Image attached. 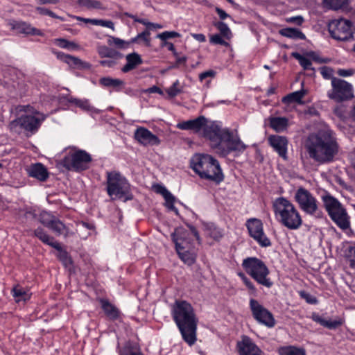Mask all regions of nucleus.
I'll return each mask as SVG.
<instances>
[{
	"label": "nucleus",
	"instance_id": "nucleus-28",
	"mask_svg": "<svg viewBox=\"0 0 355 355\" xmlns=\"http://www.w3.org/2000/svg\"><path fill=\"white\" fill-rule=\"evenodd\" d=\"M311 318L314 322L329 329H336L343 324L340 320H327L317 313H313Z\"/></svg>",
	"mask_w": 355,
	"mask_h": 355
},
{
	"label": "nucleus",
	"instance_id": "nucleus-61",
	"mask_svg": "<svg viewBox=\"0 0 355 355\" xmlns=\"http://www.w3.org/2000/svg\"><path fill=\"white\" fill-rule=\"evenodd\" d=\"M216 75V72L213 70H208L201 73L199 75V79L202 81L208 77H214Z\"/></svg>",
	"mask_w": 355,
	"mask_h": 355
},
{
	"label": "nucleus",
	"instance_id": "nucleus-7",
	"mask_svg": "<svg viewBox=\"0 0 355 355\" xmlns=\"http://www.w3.org/2000/svg\"><path fill=\"white\" fill-rule=\"evenodd\" d=\"M242 268L245 272L261 286L270 288L273 282L268 277L270 270L266 263L255 257H247L243 260Z\"/></svg>",
	"mask_w": 355,
	"mask_h": 355
},
{
	"label": "nucleus",
	"instance_id": "nucleus-14",
	"mask_svg": "<svg viewBox=\"0 0 355 355\" xmlns=\"http://www.w3.org/2000/svg\"><path fill=\"white\" fill-rule=\"evenodd\" d=\"M249 307L253 318L259 324L268 328H272L276 324V320L272 313L265 308L259 302L254 298L250 299Z\"/></svg>",
	"mask_w": 355,
	"mask_h": 355
},
{
	"label": "nucleus",
	"instance_id": "nucleus-46",
	"mask_svg": "<svg viewBox=\"0 0 355 355\" xmlns=\"http://www.w3.org/2000/svg\"><path fill=\"white\" fill-rule=\"evenodd\" d=\"M150 33L148 30H146L141 33H139L136 37L130 40L131 44L137 42L139 40H142L147 46H149L150 40L149 36Z\"/></svg>",
	"mask_w": 355,
	"mask_h": 355
},
{
	"label": "nucleus",
	"instance_id": "nucleus-16",
	"mask_svg": "<svg viewBox=\"0 0 355 355\" xmlns=\"http://www.w3.org/2000/svg\"><path fill=\"white\" fill-rule=\"evenodd\" d=\"M97 52L101 58H107L99 61V64L102 67H114L118 61L123 58V53L105 45L99 46L97 48Z\"/></svg>",
	"mask_w": 355,
	"mask_h": 355
},
{
	"label": "nucleus",
	"instance_id": "nucleus-33",
	"mask_svg": "<svg viewBox=\"0 0 355 355\" xmlns=\"http://www.w3.org/2000/svg\"><path fill=\"white\" fill-rule=\"evenodd\" d=\"M281 35L294 39V40H305V35L299 29L295 28H285L279 31Z\"/></svg>",
	"mask_w": 355,
	"mask_h": 355
},
{
	"label": "nucleus",
	"instance_id": "nucleus-17",
	"mask_svg": "<svg viewBox=\"0 0 355 355\" xmlns=\"http://www.w3.org/2000/svg\"><path fill=\"white\" fill-rule=\"evenodd\" d=\"M44 120V117L39 119L32 115H22L17 119L12 121L10 125L12 127L19 125L26 131L35 132L38 130Z\"/></svg>",
	"mask_w": 355,
	"mask_h": 355
},
{
	"label": "nucleus",
	"instance_id": "nucleus-23",
	"mask_svg": "<svg viewBox=\"0 0 355 355\" xmlns=\"http://www.w3.org/2000/svg\"><path fill=\"white\" fill-rule=\"evenodd\" d=\"M28 176L35 178L40 182H45L49 177L46 167L42 163L31 164L26 169Z\"/></svg>",
	"mask_w": 355,
	"mask_h": 355
},
{
	"label": "nucleus",
	"instance_id": "nucleus-51",
	"mask_svg": "<svg viewBox=\"0 0 355 355\" xmlns=\"http://www.w3.org/2000/svg\"><path fill=\"white\" fill-rule=\"evenodd\" d=\"M179 81L177 80L173 85L166 89V93L170 97H175L182 92V90L178 88Z\"/></svg>",
	"mask_w": 355,
	"mask_h": 355
},
{
	"label": "nucleus",
	"instance_id": "nucleus-25",
	"mask_svg": "<svg viewBox=\"0 0 355 355\" xmlns=\"http://www.w3.org/2000/svg\"><path fill=\"white\" fill-rule=\"evenodd\" d=\"M154 189L156 193L162 195V196L164 197L165 200L166 207L168 210L174 211L176 215H178V210L174 206L175 197L171 194V193L168 191L164 186H162L161 184L155 185Z\"/></svg>",
	"mask_w": 355,
	"mask_h": 355
},
{
	"label": "nucleus",
	"instance_id": "nucleus-6",
	"mask_svg": "<svg viewBox=\"0 0 355 355\" xmlns=\"http://www.w3.org/2000/svg\"><path fill=\"white\" fill-rule=\"evenodd\" d=\"M106 185L107 195L112 199L127 202L134 198L129 181L119 171L106 172Z\"/></svg>",
	"mask_w": 355,
	"mask_h": 355
},
{
	"label": "nucleus",
	"instance_id": "nucleus-30",
	"mask_svg": "<svg viewBox=\"0 0 355 355\" xmlns=\"http://www.w3.org/2000/svg\"><path fill=\"white\" fill-rule=\"evenodd\" d=\"M180 259L188 266L193 265L196 259V254L194 248L182 249L181 250H176Z\"/></svg>",
	"mask_w": 355,
	"mask_h": 355
},
{
	"label": "nucleus",
	"instance_id": "nucleus-45",
	"mask_svg": "<svg viewBox=\"0 0 355 355\" xmlns=\"http://www.w3.org/2000/svg\"><path fill=\"white\" fill-rule=\"evenodd\" d=\"M181 35L176 31H164L161 33H159L157 35V37L162 40V43L167 42V40L175 38V37H180Z\"/></svg>",
	"mask_w": 355,
	"mask_h": 355
},
{
	"label": "nucleus",
	"instance_id": "nucleus-50",
	"mask_svg": "<svg viewBox=\"0 0 355 355\" xmlns=\"http://www.w3.org/2000/svg\"><path fill=\"white\" fill-rule=\"evenodd\" d=\"M320 71L324 79H331V83H332V79L335 78L334 76V70L332 68L327 66H323L320 68Z\"/></svg>",
	"mask_w": 355,
	"mask_h": 355
},
{
	"label": "nucleus",
	"instance_id": "nucleus-44",
	"mask_svg": "<svg viewBox=\"0 0 355 355\" xmlns=\"http://www.w3.org/2000/svg\"><path fill=\"white\" fill-rule=\"evenodd\" d=\"M55 218L54 216L47 211H42L40 214V222L46 227H49L52 220Z\"/></svg>",
	"mask_w": 355,
	"mask_h": 355
},
{
	"label": "nucleus",
	"instance_id": "nucleus-34",
	"mask_svg": "<svg viewBox=\"0 0 355 355\" xmlns=\"http://www.w3.org/2000/svg\"><path fill=\"white\" fill-rule=\"evenodd\" d=\"M270 125L276 132H282L288 125V120L286 117H272L270 119Z\"/></svg>",
	"mask_w": 355,
	"mask_h": 355
},
{
	"label": "nucleus",
	"instance_id": "nucleus-59",
	"mask_svg": "<svg viewBox=\"0 0 355 355\" xmlns=\"http://www.w3.org/2000/svg\"><path fill=\"white\" fill-rule=\"evenodd\" d=\"M75 18L78 21H84L85 23H90L93 25L98 26L99 19H89V18H84L82 17L76 16Z\"/></svg>",
	"mask_w": 355,
	"mask_h": 355
},
{
	"label": "nucleus",
	"instance_id": "nucleus-9",
	"mask_svg": "<svg viewBox=\"0 0 355 355\" xmlns=\"http://www.w3.org/2000/svg\"><path fill=\"white\" fill-rule=\"evenodd\" d=\"M92 161V156L87 151L71 147L61 160V164L69 171L81 172L89 168Z\"/></svg>",
	"mask_w": 355,
	"mask_h": 355
},
{
	"label": "nucleus",
	"instance_id": "nucleus-11",
	"mask_svg": "<svg viewBox=\"0 0 355 355\" xmlns=\"http://www.w3.org/2000/svg\"><path fill=\"white\" fill-rule=\"evenodd\" d=\"M294 199L305 214L317 217L320 216L318 201L308 189L300 187L295 193Z\"/></svg>",
	"mask_w": 355,
	"mask_h": 355
},
{
	"label": "nucleus",
	"instance_id": "nucleus-64",
	"mask_svg": "<svg viewBox=\"0 0 355 355\" xmlns=\"http://www.w3.org/2000/svg\"><path fill=\"white\" fill-rule=\"evenodd\" d=\"M350 252V266L352 268H355V247H352L349 250Z\"/></svg>",
	"mask_w": 355,
	"mask_h": 355
},
{
	"label": "nucleus",
	"instance_id": "nucleus-1",
	"mask_svg": "<svg viewBox=\"0 0 355 355\" xmlns=\"http://www.w3.org/2000/svg\"><path fill=\"white\" fill-rule=\"evenodd\" d=\"M204 137L210 141L211 148L221 157H226L232 153L238 157L248 147L236 131L227 128H222L214 123L205 128Z\"/></svg>",
	"mask_w": 355,
	"mask_h": 355
},
{
	"label": "nucleus",
	"instance_id": "nucleus-53",
	"mask_svg": "<svg viewBox=\"0 0 355 355\" xmlns=\"http://www.w3.org/2000/svg\"><path fill=\"white\" fill-rule=\"evenodd\" d=\"M209 42L213 44H220L224 46L229 45L228 42H225V40L223 39V36L219 34L212 35L210 37Z\"/></svg>",
	"mask_w": 355,
	"mask_h": 355
},
{
	"label": "nucleus",
	"instance_id": "nucleus-43",
	"mask_svg": "<svg viewBox=\"0 0 355 355\" xmlns=\"http://www.w3.org/2000/svg\"><path fill=\"white\" fill-rule=\"evenodd\" d=\"M12 293L17 302L21 300L26 301L29 298L26 292L19 287L13 288Z\"/></svg>",
	"mask_w": 355,
	"mask_h": 355
},
{
	"label": "nucleus",
	"instance_id": "nucleus-22",
	"mask_svg": "<svg viewBox=\"0 0 355 355\" xmlns=\"http://www.w3.org/2000/svg\"><path fill=\"white\" fill-rule=\"evenodd\" d=\"M12 29L17 31L18 33L26 35H38L43 36V32L31 26V24L22 21H14L10 23Z\"/></svg>",
	"mask_w": 355,
	"mask_h": 355
},
{
	"label": "nucleus",
	"instance_id": "nucleus-52",
	"mask_svg": "<svg viewBox=\"0 0 355 355\" xmlns=\"http://www.w3.org/2000/svg\"><path fill=\"white\" fill-rule=\"evenodd\" d=\"M59 252L58 255V259L63 263V264L67 266L69 263H71V260L67 253V251L63 250L62 246L60 245V248L57 250Z\"/></svg>",
	"mask_w": 355,
	"mask_h": 355
},
{
	"label": "nucleus",
	"instance_id": "nucleus-40",
	"mask_svg": "<svg viewBox=\"0 0 355 355\" xmlns=\"http://www.w3.org/2000/svg\"><path fill=\"white\" fill-rule=\"evenodd\" d=\"M348 0H323V4L326 8L337 10L344 8Z\"/></svg>",
	"mask_w": 355,
	"mask_h": 355
},
{
	"label": "nucleus",
	"instance_id": "nucleus-60",
	"mask_svg": "<svg viewBox=\"0 0 355 355\" xmlns=\"http://www.w3.org/2000/svg\"><path fill=\"white\" fill-rule=\"evenodd\" d=\"M98 26H103V27H107L112 30H114V23L110 20H103V19H99V22Z\"/></svg>",
	"mask_w": 355,
	"mask_h": 355
},
{
	"label": "nucleus",
	"instance_id": "nucleus-18",
	"mask_svg": "<svg viewBox=\"0 0 355 355\" xmlns=\"http://www.w3.org/2000/svg\"><path fill=\"white\" fill-rule=\"evenodd\" d=\"M268 142L269 145L277 152L279 157L286 160L287 148L288 141L284 136L272 135L268 137Z\"/></svg>",
	"mask_w": 355,
	"mask_h": 355
},
{
	"label": "nucleus",
	"instance_id": "nucleus-39",
	"mask_svg": "<svg viewBox=\"0 0 355 355\" xmlns=\"http://www.w3.org/2000/svg\"><path fill=\"white\" fill-rule=\"evenodd\" d=\"M214 26L216 27L220 32V35L227 40H230L232 33L229 26L223 21L214 22Z\"/></svg>",
	"mask_w": 355,
	"mask_h": 355
},
{
	"label": "nucleus",
	"instance_id": "nucleus-12",
	"mask_svg": "<svg viewBox=\"0 0 355 355\" xmlns=\"http://www.w3.org/2000/svg\"><path fill=\"white\" fill-rule=\"evenodd\" d=\"M331 87V89L327 92V96L336 103L347 101L354 97L353 86L343 79L333 78Z\"/></svg>",
	"mask_w": 355,
	"mask_h": 355
},
{
	"label": "nucleus",
	"instance_id": "nucleus-42",
	"mask_svg": "<svg viewBox=\"0 0 355 355\" xmlns=\"http://www.w3.org/2000/svg\"><path fill=\"white\" fill-rule=\"evenodd\" d=\"M293 58L298 60L300 64L303 67L304 70L312 69L311 61L304 55H302L299 53L295 52L292 53Z\"/></svg>",
	"mask_w": 355,
	"mask_h": 355
},
{
	"label": "nucleus",
	"instance_id": "nucleus-21",
	"mask_svg": "<svg viewBox=\"0 0 355 355\" xmlns=\"http://www.w3.org/2000/svg\"><path fill=\"white\" fill-rule=\"evenodd\" d=\"M237 347L239 355H262L260 349L248 336L238 342Z\"/></svg>",
	"mask_w": 355,
	"mask_h": 355
},
{
	"label": "nucleus",
	"instance_id": "nucleus-47",
	"mask_svg": "<svg viewBox=\"0 0 355 355\" xmlns=\"http://www.w3.org/2000/svg\"><path fill=\"white\" fill-rule=\"evenodd\" d=\"M139 350L136 345H132L129 343L123 347L121 351V355H134Z\"/></svg>",
	"mask_w": 355,
	"mask_h": 355
},
{
	"label": "nucleus",
	"instance_id": "nucleus-56",
	"mask_svg": "<svg viewBox=\"0 0 355 355\" xmlns=\"http://www.w3.org/2000/svg\"><path fill=\"white\" fill-rule=\"evenodd\" d=\"M78 107L86 112H93L94 110V107L90 105L88 100L82 99V101L79 102Z\"/></svg>",
	"mask_w": 355,
	"mask_h": 355
},
{
	"label": "nucleus",
	"instance_id": "nucleus-15",
	"mask_svg": "<svg viewBox=\"0 0 355 355\" xmlns=\"http://www.w3.org/2000/svg\"><path fill=\"white\" fill-rule=\"evenodd\" d=\"M249 235L261 247L266 248L272 245L270 240L263 231V224L260 219L251 218L245 223Z\"/></svg>",
	"mask_w": 355,
	"mask_h": 355
},
{
	"label": "nucleus",
	"instance_id": "nucleus-26",
	"mask_svg": "<svg viewBox=\"0 0 355 355\" xmlns=\"http://www.w3.org/2000/svg\"><path fill=\"white\" fill-rule=\"evenodd\" d=\"M125 60L126 64L121 68L123 73H128L143 63L141 55L136 52L127 54L125 55Z\"/></svg>",
	"mask_w": 355,
	"mask_h": 355
},
{
	"label": "nucleus",
	"instance_id": "nucleus-54",
	"mask_svg": "<svg viewBox=\"0 0 355 355\" xmlns=\"http://www.w3.org/2000/svg\"><path fill=\"white\" fill-rule=\"evenodd\" d=\"M56 44H58V46L62 49H70L76 46L75 43L69 42L63 38L57 39Z\"/></svg>",
	"mask_w": 355,
	"mask_h": 355
},
{
	"label": "nucleus",
	"instance_id": "nucleus-58",
	"mask_svg": "<svg viewBox=\"0 0 355 355\" xmlns=\"http://www.w3.org/2000/svg\"><path fill=\"white\" fill-rule=\"evenodd\" d=\"M354 71L352 69H339L337 71V74L342 77H348L354 74Z\"/></svg>",
	"mask_w": 355,
	"mask_h": 355
},
{
	"label": "nucleus",
	"instance_id": "nucleus-63",
	"mask_svg": "<svg viewBox=\"0 0 355 355\" xmlns=\"http://www.w3.org/2000/svg\"><path fill=\"white\" fill-rule=\"evenodd\" d=\"M215 10L221 20H224L227 17H230V16L224 10L218 7H216Z\"/></svg>",
	"mask_w": 355,
	"mask_h": 355
},
{
	"label": "nucleus",
	"instance_id": "nucleus-31",
	"mask_svg": "<svg viewBox=\"0 0 355 355\" xmlns=\"http://www.w3.org/2000/svg\"><path fill=\"white\" fill-rule=\"evenodd\" d=\"M99 83L105 87H112L116 91L120 90V89L125 85L124 81L122 80L119 78H113L109 76L100 78Z\"/></svg>",
	"mask_w": 355,
	"mask_h": 355
},
{
	"label": "nucleus",
	"instance_id": "nucleus-10",
	"mask_svg": "<svg viewBox=\"0 0 355 355\" xmlns=\"http://www.w3.org/2000/svg\"><path fill=\"white\" fill-rule=\"evenodd\" d=\"M189 231L183 227H178L171 234L172 241L174 242L176 250L194 248L193 238L198 243L201 244V238L197 229L191 225H188Z\"/></svg>",
	"mask_w": 355,
	"mask_h": 355
},
{
	"label": "nucleus",
	"instance_id": "nucleus-35",
	"mask_svg": "<svg viewBox=\"0 0 355 355\" xmlns=\"http://www.w3.org/2000/svg\"><path fill=\"white\" fill-rule=\"evenodd\" d=\"M48 228L51 230L58 236L62 234L67 236L69 230L66 225L57 218L52 220Z\"/></svg>",
	"mask_w": 355,
	"mask_h": 355
},
{
	"label": "nucleus",
	"instance_id": "nucleus-38",
	"mask_svg": "<svg viewBox=\"0 0 355 355\" xmlns=\"http://www.w3.org/2000/svg\"><path fill=\"white\" fill-rule=\"evenodd\" d=\"M238 276L241 278L243 284L248 288V294L254 297L257 296V288L253 282L243 272H239Z\"/></svg>",
	"mask_w": 355,
	"mask_h": 355
},
{
	"label": "nucleus",
	"instance_id": "nucleus-2",
	"mask_svg": "<svg viewBox=\"0 0 355 355\" xmlns=\"http://www.w3.org/2000/svg\"><path fill=\"white\" fill-rule=\"evenodd\" d=\"M306 148L311 159L324 164L333 162L339 145L334 131L326 128L309 135Z\"/></svg>",
	"mask_w": 355,
	"mask_h": 355
},
{
	"label": "nucleus",
	"instance_id": "nucleus-62",
	"mask_svg": "<svg viewBox=\"0 0 355 355\" xmlns=\"http://www.w3.org/2000/svg\"><path fill=\"white\" fill-rule=\"evenodd\" d=\"M162 46H167L168 50L171 51L174 56L178 55V52L176 51L175 48L173 43L168 42H165L164 43H162Z\"/></svg>",
	"mask_w": 355,
	"mask_h": 355
},
{
	"label": "nucleus",
	"instance_id": "nucleus-4",
	"mask_svg": "<svg viewBox=\"0 0 355 355\" xmlns=\"http://www.w3.org/2000/svg\"><path fill=\"white\" fill-rule=\"evenodd\" d=\"M191 167L201 179L219 184L224 175L219 162L207 154H196L191 159Z\"/></svg>",
	"mask_w": 355,
	"mask_h": 355
},
{
	"label": "nucleus",
	"instance_id": "nucleus-49",
	"mask_svg": "<svg viewBox=\"0 0 355 355\" xmlns=\"http://www.w3.org/2000/svg\"><path fill=\"white\" fill-rule=\"evenodd\" d=\"M36 10L41 15H48L51 17L52 18L58 19L60 21H63L64 20V17L57 15L55 13L52 12L51 10L44 8V7H37Z\"/></svg>",
	"mask_w": 355,
	"mask_h": 355
},
{
	"label": "nucleus",
	"instance_id": "nucleus-5",
	"mask_svg": "<svg viewBox=\"0 0 355 355\" xmlns=\"http://www.w3.org/2000/svg\"><path fill=\"white\" fill-rule=\"evenodd\" d=\"M276 220L282 226L290 230H297L302 225L300 213L295 206L287 198L279 197L272 203Z\"/></svg>",
	"mask_w": 355,
	"mask_h": 355
},
{
	"label": "nucleus",
	"instance_id": "nucleus-24",
	"mask_svg": "<svg viewBox=\"0 0 355 355\" xmlns=\"http://www.w3.org/2000/svg\"><path fill=\"white\" fill-rule=\"evenodd\" d=\"M99 302L105 315L109 320L115 321L121 319V311L107 299L101 298L99 300Z\"/></svg>",
	"mask_w": 355,
	"mask_h": 355
},
{
	"label": "nucleus",
	"instance_id": "nucleus-32",
	"mask_svg": "<svg viewBox=\"0 0 355 355\" xmlns=\"http://www.w3.org/2000/svg\"><path fill=\"white\" fill-rule=\"evenodd\" d=\"M306 94V91L303 89L292 92L285 96H284L282 99V103L285 104H290L292 103H297L299 104L302 103V98Z\"/></svg>",
	"mask_w": 355,
	"mask_h": 355
},
{
	"label": "nucleus",
	"instance_id": "nucleus-27",
	"mask_svg": "<svg viewBox=\"0 0 355 355\" xmlns=\"http://www.w3.org/2000/svg\"><path fill=\"white\" fill-rule=\"evenodd\" d=\"M33 235L44 244L49 245L55 250L60 248V244L57 241H54L53 237L50 236L41 227H37L33 231Z\"/></svg>",
	"mask_w": 355,
	"mask_h": 355
},
{
	"label": "nucleus",
	"instance_id": "nucleus-8",
	"mask_svg": "<svg viewBox=\"0 0 355 355\" xmlns=\"http://www.w3.org/2000/svg\"><path fill=\"white\" fill-rule=\"evenodd\" d=\"M324 208L333 222L342 230L350 227V217L347 209L334 196L328 194L322 197Z\"/></svg>",
	"mask_w": 355,
	"mask_h": 355
},
{
	"label": "nucleus",
	"instance_id": "nucleus-41",
	"mask_svg": "<svg viewBox=\"0 0 355 355\" xmlns=\"http://www.w3.org/2000/svg\"><path fill=\"white\" fill-rule=\"evenodd\" d=\"M107 44L110 46H114L119 49H126L130 44V41H125L121 38L114 36H109L107 39Z\"/></svg>",
	"mask_w": 355,
	"mask_h": 355
},
{
	"label": "nucleus",
	"instance_id": "nucleus-20",
	"mask_svg": "<svg viewBox=\"0 0 355 355\" xmlns=\"http://www.w3.org/2000/svg\"><path fill=\"white\" fill-rule=\"evenodd\" d=\"M135 138L144 146H155L160 144V139L149 130L139 128L135 132Z\"/></svg>",
	"mask_w": 355,
	"mask_h": 355
},
{
	"label": "nucleus",
	"instance_id": "nucleus-57",
	"mask_svg": "<svg viewBox=\"0 0 355 355\" xmlns=\"http://www.w3.org/2000/svg\"><path fill=\"white\" fill-rule=\"evenodd\" d=\"M288 23H293L296 25L300 26L304 22V18L302 16L291 17L286 19Z\"/></svg>",
	"mask_w": 355,
	"mask_h": 355
},
{
	"label": "nucleus",
	"instance_id": "nucleus-36",
	"mask_svg": "<svg viewBox=\"0 0 355 355\" xmlns=\"http://www.w3.org/2000/svg\"><path fill=\"white\" fill-rule=\"evenodd\" d=\"M279 355H306V351L304 348L295 346H286L279 349Z\"/></svg>",
	"mask_w": 355,
	"mask_h": 355
},
{
	"label": "nucleus",
	"instance_id": "nucleus-3",
	"mask_svg": "<svg viewBox=\"0 0 355 355\" xmlns=\"http://www.w3.org/2000/svg\"><path fill=\"white\" fill-rule=\"evenodd\" d=\"M171 313L183 340L189 346L193 345L197 340L198 318L193 306L186 300H176Z\"/></svg>",
	"mask_w": 355,
	"mask_h": 355
},
{
	"label": "nucleus",
	"instance_id": "nucleus-19",
	"mask_svg": "<svg viewBox=\"0 0 355 355\" xmlns=\"http://www.w3.org/2000/svg\"><path fill=\"white\" fill-rule=\"evenodd\" d=\"M207 119L205 116H199L194 119L179 122L177 123L176 127L180 130H191L197 133L202 129L204 130L205 128L209 126L207 125Z\"/></svg>",
	"mask_w": 355,
	"mask_h": 355
},
{
	"label": "nucleus",
	"instance_id": "nucleus-48",
	"mask_svg": "<svg viewBox=\"0 0 355 355\" xmlns=\"http://www.w3.org/2000/svg\"><path fill=\"white\" fill-rule=\"evenodd\" d=\"M299 295L301 298L304 300L309 304H316L318 302V300L314 295L309 293L305 291H300Z\"/></svg>",
	"mask_w": 355,
	"mask_h": 355
},
{
	"label": "nucleus",
	"instance_id": "nucleus-37",
	"mask_svg": "<svg viewBox=\"0 0 355 355\" xmlns=\"http://www.w3.org/2000/svg\"><path fill=\"white\" fill-rule=\"evenodd\" d=\"M77 3L80 8L87 10L103 9L102 2L98 0H77Z\"/></svg>",
	"mask_w": 355,
	"mask_h": 355
},
{
	"label": "nucleus",
	"instance_id": "nucleus-13",
	"mask_svg": "<svg viewBox=\"0 0 355 355\" xmlns=\"http://www.w3.org/2000/svg\"><path fill=\"white\" fill-rule=\"evenodd\" d=\"M328 30L331 36L337 40L347 41L353 37L354 27L350 20H332L328 25Z\"/></svg>",
	"mask_w": 355,
	"mask_h": 355
},
{
	"label": "nucleus",
	"instance_id": "nucleus-29",
	"mask_svg": "<svg viewBox=\"0 0 355 355\" xmlns=\"http://www.w3.org/2000/svg\"><path fill=\"white\" fill-rule=\"evenodd\" d=\"M58 58L64 61L71 67L77 68H87L89 64L82 61L78 58L65 54L64 53H58Z\"/></svg>",
	"mask_w": 355,
	"mask_h": 355
},
{
	"label": "nucleus",
	"instance_id": "nucleus-55",
	"mask_svg": "<svg viewBox=\"0 0 355 355\" xmlns=\"http://www.w3.org/2000/svg\"><path fill=\"white\" fill-rule=\"evenodd\" d=\"M209 234L210 236L216 241H218L223 236L222 230L216 227H213L212 229H210Z\"/></svg>",
	"mask_w": 355,
	"mask_h": 355
}]
</instances>
